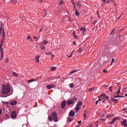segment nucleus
<instances>
[{"instance_id": "bb28decb", "label": "nucleus", "mask_w": 127, "mask_h": 127, "mask_svg": "<svg viewBox=\"0 0 127 127\" xmlns=\"http://www.w3.org/2000/svg\"><path fill=\"white\" fill-rule=\"evenodd\" d=\"M80 30H82L83 32H85L86 31V29L85 28H81Z\"/></svg>"}, {"instance_id": "603ef678", "label": "nucleus", "mask_w": 127, "mask_h": 127, "mask_svg": "<svg viewBox=\"0 0 127 127\" xmlns=\"http://www.w3.org/2000/svg\"><path fill=\"white\" fill-rule=\"evenodd\" d=\"M31 38L30 37V36H28V39H31Z\"/></svg>"}, {"instance_id": "0eeeda50", "label": "nucleus", "mask_w": 127, "mask_h": 127, "mask_svg": "<svg viewBox=\"0 0 127 127\" xmlns=\"http://www.w3.org/2000/svg\"><path fill=\"white\" fill-rule=\"evenodd\" d=\"M123 121H122L121 125L122 126H124V127H127V119H123Z\"/></svg>"}, {"instance_id": "864d4df0", "label": "nucleus", "mask_w": 127, "mask_h": 127, "mask_svg": "<svg viewBox=\"0 0 127 127\" xmlns=\"http://www.w3.org/2000/svg\"><path fill=\"white\" fill-rule=\"evenodd\" d=\"M103 117H105V113H103V115L101 116L102 118H103Z\"/></svg>"}, {"instance_id": "de8ad7c7", "label": "nucleus", "mask_w": 127, "mask_h": 127, "mask_svg": "<svg viewBox=\"0 0 127 127\" xmlns=\"http://www.w3.org/2000/svg\"><path fill=\"white\" fill-rule=\"evenodd\" d=\"M73 44L74 45H76V42H75V41H74V42H73Z\"/></svg>"}, {"instance_id": "f3484780", "label": "nucleus", "mask_w": 127, "mask_h": 127, "mask_svg": "<svg viewBox=\"0 0 127 127\" xmlns=\"http://www.w3.org/2000/svg\"><path fill=\"white\" fill-rule=\"evenodd\" d=\"M32 82H36V79H32L27 81L28 83H32Z\"/></svg>"}, {"instance_id": "680f3d73", "label": "nucleus", "mask_w": 127, "mask_h": 127, "mask_svg": "<svg viewBox=\"0 0 127 127\" xmlns=\"http://www.w3.org/2000/svg\"><path fill=\"white\" fill-rule=\"evenodd\" d=\"M63 4V1L60 2V4Z\"/></svg>"}, {"instance_id": "412c9836", "label": "nucleus", "mask_w": 127, "mask_h": 127, "mask_svg": "<svg viewBox=\"0 0 127 127\" xmlns=\"http://www.w3.org/2000/svg\"><path fill=\"white\" fill-rule=\"evenodd\" d=\"M122 88L121 87H120L119 88V89L117 91V94H118V95H120V93H121V90Z\"/></svg>"}, {"instance_id": "69168bd1", "label": "nucleus", "mask_w": 127, "mask_h": 127, "mask_svg": "<svg viewBox=\"0 0 127 127\" xmlns=\"http://www.w3.org/2000/svg\"><path fill=\"white\" fill-rule=\"evenodd\" d=\"M106 99H108V100H109V97L108 96L106 97Z\"/></svg>"}, {"instance_id": "9d476101", "label": "nucleus", "mask_w": 127, "mask_h": 127, "mask_svg": "<svg viewBox=\"0 0 127 127\" xmlns=\"http://www.w3.org/2000/svg\"><path fill=\"white\" fill-rule=\"evenodd\" d=\"M10 104L11 106H15V105H17V101H14L10 102Z\"/></svg>"}, {"instance_id": "2eb2a0df", "label": "nucleus", "mask_w": 127, "mask_h": 127, "mask_svg": "<svg viewBox=\"0 0 127 127\" xmlns=\"http://www.w3.org/2000/svg\"><path fill=\"white\" fill-rule=\"evenodd\" d=\"M82 105H83V103L82 102V101H78L76 106H77L78 107H81Z\"/></svg>"}, {"instance_id": "ddd939ff", "label": "nucleus", "mask_w": 127, "mask_h": 127, "mask_svg": "<svg viewBox=\"0 0 127 127\" xmlns=\"http://www.w3.org/2000/svg\"><path fill=\"white\" fill-rule=\"evenodd\" d=\"M80 110H81V107L79 106H77L76 105V107H75V111L76 113H78V112H79L80 111Z\"/></svg>"}, {"instance_id": "58836bf2", "label": "nucleus", "mask_w": 127, "mask_h": 127, "mask_svg": "<svg viewBox=\"0 0 127 127\" xmlns=\"http://www.w3.org/2000/svg\"><path fill=\"white\" fill-rule=\"evenodd\" d=\"M74 38L75 39H78V36H77V35H76V34H74Z\"/></svg>"}, {"instance_id": "4468645a", "label": "nucleus", "mask_w": 127, "mask_h": 127, "mask_svg": "<svg viewBox=\"0 0 127 127\" xmlns=\"http://www.w3.org/2000/svg\"><path fill=\"white\" fill-rule=\"evenodd\" d=\"M111 101L112 102H114V103H115V104H117V103H119V100L116 99L115 98H112Z\"/></svg>"}, {"instance_id": "4be33fe9", "label": "nucleus", "mask_w": 127, "mask_h": 127, "mask_svg": "<svg viewBox=\"0 0 127 127\" xmlns=\"http://www.w3.org/2000/svg\"><path fill=\"white\" fill-rule=\"evenodd\" d=\"M77 6H81V2L80 1H77L76 2Z\"/></svg>"}, {"instance_id": "c9c22d12", "label": "nucleus", "mask_w": 127, "mask_h": 127, "mask_svg": "<svg viewBox=\"0 0 127 127\" xmlns=\"http://www.w3.org/2000/svg\"><path fill=\"white\" fill-rule=\"evenodd\" d=\"M78 52H79V53H81L82 52V49H81V48H80L78 50Z\"/></svg>"}, {"instance_id": "9b49d317", "label": "nucleus", "mask_w": 127, "mask_h": 127, "mask_svg": "<svg viewBox=\"0 0 127 127\" xmlns=\"http://www.w3.org/2000/svg\"><path fill=\"white\" fill-rule=\"evenodd\" d=\"M41 45H47V44H48V41H47V40H44L41 42Z\"/></svg>"}, {"instance_id": "393cba45", "label": "nucleus", "mask_w": 127, "mask_h": 127, "mask_svg": "<svg viewBox=\"0 0 127 127\" xmlns=\"http://www.w3.org/2000/svg\"><path fill=\"white\" fill-rule=\"evenodd\" d=\"M114 98H124V96L118 95L114 96Z\"/></svg>"}, {"instance_id": "423d86ee", "label": "nucleus", "mask_w": 127, "mask_h": 127, "mask_svg": "<svg viewBox=\"0 0 127 127\" xmlns=\"http://www.w3.org/2000/svg\"><path fill=\"white\" fill-rule=\"evenodd\" d=\"M11 117L12 119H15L16 117H17V115H16V113H15V111H13L11 112Z\"/></svg>"}, {"instance_id": "09e8293b", "label": "nucleus", "mask_w": 127, "mask_h": 127, "mask_svg": "<svg viewBox=\"0 0 127 127\" xmlns=\"http://www.w3.org/2000/svg\"><path fill=\"white\" fill-rule=\"evenodd\" d=\"M127 110V108H124V109H123V111H126V110Z\"/></svg>"}, {"instance_id": "f257e3e1", "label": "nucleus", "mask_w": 127, "mask_h": 127, "mask_svg": "<svg viewBox=\"0 0 127 127\" xmlns=\"http://www.w3.org/2000/svg\"><path fill=\"white\" fill-rule=\"evenodd\" d=\"M9 92H10V86L8 84L6 85L3 84L2 86V95H6V94H8Z\"/></svg>"}, {"instance_id": "1a4fd4ad", "label": "nucleus", "mask_w": 127, "mask_h": 127, "mask_svg": "<svg viewBox=\"0 0 127 127\" xmlns=\"http://www.w3.org/2000/svg\"><path fill=\"white\" fill-rule=\"evenodd\" d=\"M69 117H74L75 116V112H73V111H71L69 113Z\"/></svg>"}, {"instance_id": "20e7f679", "label": "nucleus", "mask_w": 127, "mask_h": 127, "mask_svg": "<svg viewBox=\"0 0 127 127\" xmlns=\"http://www.w3.org/2000/svg\"><path fill=\"white\" fill-rule=\"evenodd\" d=\"M55 87H56V85H55V84H51L47 85V88L49 90H50V89H52L53 88H55Z\"/></svg>"}, {"instance_id": "e2e57ef3", "label": "nucleus", "mask_w": 127, "mask_h": 127, "mask_svg": "<svg viewBox=\"0 0 127 127\" xmlns=\"http://www.w3.org/2000/svg\"><path fill=\"white\" fill-rule=\"evenodd\" d=\"M1 49V45H0V50Z\"/></svg>"}, {"instance_id": "a211bd4d", "label": "nucleus", "mask_w": 127, "mask_h": 127, "mask_svg": "<svg viewBox=\"0 0 127 127\" xmlns=\"http://www.w3.org/2000/svg\"><path fill=\"white\" fill-rule=\"evenodd\" d=\"M3 24L1 23L0 25V32H1L2 31V29H3Z\"/></svg>"}, {"instance_id": "5701e85b", "label": "nucleus", "mask_w": 127, "mask_h": 127, "mask_svg": "<svg viewBox=\"0 0 127 127\" xmlns=\"http://www.w3.org/2000/svg\"><path fill=\"white\" fill-rule=\"evenodd\" d=\"M79 14L80 13H79V12H78V10L76 9L75 10V15H76L77 16H79Z\"/></svg>"}, {"instance_id": "cd10ccee", "label": "nucleus", "mask_w": 127, "mask_h": 127, "mask_svg": "<svg viewBox=\"0 0 127 127\" xmlns=\"http://www.w3.org/2000/svg\"><path fill=\"white\" fill-rule=\"evenodd\" d=\"M3 58V51L1 50V56L0 60H2Z\"/></svg>"}, {"instance_id": "39448f33", "label": "nucleus", "mask_w": 127, "mask_h": 127, "mask_svg": "<svg viewBox=\"0 0 127 127\" xmlns=\"http://www.w3.org/2000/svg\"><path fill=\"white\" fill-rule=\"evenodd\" d=\"M119 119H120V117L114 118L112 120V121L109 122V124L110 125H114V124H115V122H116V121H117V120H119Z\"/></svg>"}, {"instance_id": "13d9d810", "label": "nucleus", "mask_w": 127, "mask_h": 127, "mask_svg": "<svg viewBox=\"0 0 127 127\" xmlns=\"http://www.w3.org/2000/svg\"><path fill=\"white\" fill-rule=\"evenodd\" d=\"M97 14L98 15V17H100V15H99V11L97 12Z\"/></svg>"}, {"instance_id": "bf43d9fd", "label": "nucleus", "mask_w": 127, "mask_h": 127, "mask_svg": "<svg viewBox=\"0 0 127 127\" xmlns=\"http://www.w3.org/2000/svg\"><path fill=\"white\" fill-rule=\"evenodd\" d=\"M103 1V2H104V3H105V2H106V0H102Z\"/></svg>"}, {"instance_id": "6e6552de", "label": "nucleus", "mask_w": 127, "mask_h": 127, "mask_svg": "<svg viewBox=\"0 0 127 127\" xmlns=\"http://www.w3.org/2000/svg\"><path fill=\"white\" fill-rule=\"evenodd\" d=\"M66 104H67V102L66 101H63L61 104L62 109H64L66 106Z\"/></svg>"}, {"instance_id": "b1692460", "label": "nucleus", "mask_w": 127, "mask_h": 127, "mask_svg": "<svg viewBox=\"0 0 127 127\" xmlns=\"http://www.w3.org/2000/svg\"><path fill=\"white\" fill-rule=\"evenodd\" d=\"M2 38H5V33H4V30H3V34L2 36Z\"/></svg>"}, {"instance_id": "a18cd8bd", "label": "nucleus", "mask_w": 127, "mask_h": 127, "mask_svg": "<svg viewBox=\"0 0 127 127\" xmlns=\"http://www.w3.org/2000/svg\"><path fill=\"white\" fill-rule=\"evenodd\" d=\"M52 59H53L54 58V55L53 54H52Z\"/></svg>"}, {"instance_id": "3c124183", "label": "nucleus", "mask_w": 127, "mask_h": 127, "mask_svg": "<svg viewBox=\"0 0 127 127\" xmlns=\"http://www.w3.org/2000/svg\"><path fill=\"white\" fill-rule=\"evenodd\" d=\"M77 123L78 124H81L82 123V121H78Z\"/></svg>"}, {"instance_id": "7ed1b4c3", "label": "nucleus", "mask_w": 127, "mask_h": 127, "mask_svg": "<svg viewBox=\"0 0 127 127\" xmlns=\"http://www.w3.org/2000/svg\"><path fill=\"white\" fill-rule=\"evenodd\" d=\"M52 117L54 119V122H55V123H57V122H58V117H57V113H53L52 114Z\"/></svg>"}, {"instance_id": "a878e982", "label": "nucleus", "mask_w": 127, "mask_h": 127, "mask_svg": "<svg viewBox=\"0 0 127 127\" xmlns=\"http://www.w3.org/2000/svg\"><path fill=\"white\" fill-rule=\"evenodd\" d=\"M13 75L15 77H17L18 76V74L16 72H13Z\"/></svg>"}, {"instance_id": "f8f14e48", "label": "nucleus", "mask_w": 127, "mask_h": 127, "mask_svg": "<svg viewBox=\"0 0 127 127\" xmlns=\"http://www.w3.org/2000/svg\"><path fill=\"white\" fill-rule=\"evenodd\" d=\"M78 71H80L79 69L73 70L69 72L70 75H72V74H74V73H76V72H78Z\"/></svg>"}, {"instance_id": "5fc2aeb1", "label": "nucleus", "mask_w": 127, "mask_h": 127, "mask_svg": "<svg viewBox=\"0 0 127 127\" xmlns=\"http://www.w3.org/2000/svg\"><path fill=\"white\" fill-rule=\"evenodd\" d=\"M39 1H40V2H43V0H39Z\"/></svg>"}, {"instance_id": "79ce46f5", "label": "nucleus", "mask_w": 127, "mask_h": 127, "mask_svg": "<svg viewBox=\"0 0 127 127\" xmlns=\"http://www.w3.org/2000/svg\"><path fill=\"white\" fill-rule=\"evenodd\" d=\"M103 72L104 73H108V71L107 70V69H104Z\"/></svg>"}, {"instance_id": "4c0bfd02", "label": "nucleus", "mask_w": 127, "mask_h": 127, "mask_svg": "<svg viewBox=\"0 0 127 127\" xmlns=\"http://www.w3.org/2000/svg\"><path fill=\"white\" fill-rule=\"evenodd\" d=\"M41 49L43 50V49H45V46H41Z\"/></svg>"}, {"instance_id": "c756f323", "label": "nucleus", "mask_w": 127, "mask_h": 127, "mask_svg": "<svg viewBox=\"0 0 127 127\" xmlns=\"http://www.w3.org/2000/svg\"><path fill=\"white\" fill-rule=\"evenodd\" d=\"M70 88H73L74 87V83H70L69 84Z\"/></svg>"}, {"instance_id": "052dcab7", "label": "nucleus", "mask_w": 127, "mask_h": 127, "mask_svg": "<svg viewBox=\"0 0 127 127\" xmlns=\"http://www.w3.org/2000/svg\"><path fill=\"white\" fill-rule=\"evenodd\" d=\"M98 101H103V99H99Z\"/></svg>"}, {"instance_id": "473e14b6", "label": "nucleus", "mask_w": 127, "mask_h": 127, "mask_svg": "<svg viewBox=\"0 0 127 127\" xmlns=\"http://www.w3.org/2000/svg\"><path fill=\"white\" fill-rule=\"evenodd\" d=\"M5 63H8V59L7 58L5 59V61H4Z\"/></svg>"}, {"instance_id": "8fccbe9b", "label": "nucleus", "mask_w": 127, "mask_h": 127, "mask_svg": "<svg viewBox=\"0 0 127 127\" xmlns=\"http://www.w3.org/2000/svg\"><path fill=\"white\" fill-rule=\"evenodd\" d=\"M67 57L71 58V57H72V55H70L69 56H68V55H67Z\"/></svg>"}, {"instance_id": "f704fd0d", "label": "nucleus", "mask_w": 127, "mask_h": 127, "mask_svg": "<svg viewBox=\"0 0 127 127\" xmlns=\"http://www.w3.org/2000/svg\"><path fill=\"white\" fill-rule=\"evenodd\" d=\"M106 96H107V95H106L105 94H102L101 95V96L99 97V98H101V97H106Z\"/></svg>"}, {"instance_id": "0e129e2a", "label": "nucleus", "mask_w": 127, "mask_h": 127, "mask_svg": "<svg viewBox=\"0 0 127 127\" xmlns=\"http://www.w3.org/2000/svg\"><path fill=\"white\" fill-rule=\"evenodd\" d=\"M14 3H16L17 2V1H14Z\"/></svg>"}, {"instance_id": "37998d69", "label": "nucleus", "mask_w": 127, "mask_h": 127, "mask_svg": "<svg viewBox=\"0 0 127 127\" xmlns=\"http://www.w3.org/2000/svg\"><path fill=\"white\" fill-rule=\"evenodd\" d=\"M1 114H2V110H1V109H0V115H1Z\"/></svg>"}, {"instance_id": "7c9ffc66", "label": "nucleus", "mask_w": 127, "mask_h": 127, "mask_svg": "<svg viewBox=\"0 0 127 127\" xmlns=\"http://www.w3.org/2000/svg\"><path fill=\"white\" fill-rule=\"evenodd\" d=\"M46 55H52V54L51 52L46 53Z\"/></svg>"}, {"instance_id": "72a5a7b5", "label": "nucleus", "mask_w": 127, "mask_h": 127, "mask_svg": "<svg viewBox=\"0 0 127 127\" xmlns=\"http://www.w3.org/2000/svg\"><path fill=\"white\" fill-rule=\"evenodd\" d=\"M83 117H84V119H85V120H86V119H87V114H83Z\"/></svg>"}, {"instance_id": "c03bdc74", "label": "nucleus", "mask_w": 127, "mask_h": 127, "mask_svg": "<svg viewBox=\"0 0 127 127\" xmlns=\"http://www.w3.org/2000/svg\"><path fill=\"white\" fill-rule=\"evenodd\" d=\"M95 104H96V105H98V104H99V101H98V100H97V101H96Z\"/></svg>"}, {"instance_id": "4d7b16f0", "label": "nucleus", "mask_w": 127, "mask_h": 127, "mask_svg": "<svg viewBox=\"0 0 127 127\" xmlns=\"http://www.w3.org/2000/svg\"><path fill=\"white\" fill-rule=\"evenodd\" d=\"M74 8H76V4L75 3H74Z\"/></svg>"}, {"instance_id": "774afa93", "label": "nucleus", "mask_w": 127, "mask_h": 127, "mask_svg": "<svg viewBox=\"0 0 127 127\" xmlns=\"http://www.w3.org/2000/svg\"><path fill=\"white\" fill-rule=\"evenodd\" d=\"M126 97H127V93L125 94Z\"/></svg>"}, {"instance_id": "dca6fc26", "label": "nucleus", "mask_w": 127, "mask_h": 127, "mask_svg": "<svg viewBox=\"0 0 127 127\" xmlns=\"http://www.w3.org/2000/svg\"><path fill=\"white\" fill-rule=\"evenodd\" d=\"M40 56H36V59H35V61L37 63H39V58H40Z\"/></svg>"}, {"instance_id": "2f4dec72", "label": "nucleus", "mask_w": 127, "mask_h": 127, "mask_svg": "<svg viewBox=\"0 0 127 127\" xmlns=\"http://www.w3.org/2000/svg\"><path fill=\"white\" fill-rule=\"evenodd\" d=\"M72 121H73V118H68V119H67V121L68 122H72Z\"/></svg>"}, {"instance_id": "6e6d98bb", "label": "nucleus", "mask_w": 127, "mask_h": 127, "mask_svg": "<svg viewBox=\"0 0 127 127\" xmlns=\"http://www.w3.org/2000/svg\"><path fill=\"white\" fill-rule=\"evenodd\" d=\"M43 30V28H41V29H40V32H41V31H42Z\"/></svg>"}, {"instance_id": "6ab92c4d", "label": "nucleus", "mask_w": 127, "mask_h": 127, "mask_svg": "<svg viewBox=\"0 0 127 127\" xmlns=\"http://www.w3.org/2000/svg\"><path fill=\"white\" fill-rule=\"evenodd\" d=\"M56 69H57V67L55 66H52L51 68V71H56Z\"/></svg>"}, {"instance_id": "49530a36", "label": "nucleus", "mask_w": 127, "mask_h": 127, "mask_svg": "<svg viewBox=\"0 0 127 127\" xmlns=\"http://www.w3.org/2000/svg\"><path fill=\"white\" fill-rule=\"evenodd\" d=\"M101 121H106V119H101Z\"/></svg>"}, {"instance_id": "338daca9", "label": "nucleus", "mask_w": 127, "mask_h": 127, "mask_svg": "<svg viewBox=\"0 0 127 127\" xmlns=\"http://www.w3.org/2000/svg\"><path fill=\"white\" fill-rule=\"evenodd\" d=\"M93 127V125H90L89 127Z\"/></svg>"}, {"instance_id": "aec40b11", "label": "nucleus", "mask_w": 127, "mask_h": 127, "mask_svg": "<svg viewBox=\"0 0 127 127\" xmlns=\"http://www.w3.org/2000/svg\"><path fill=\"white\" fill-rule=\"evenodd\" d=\"M48 120L50 122H52L53 121V119L52 118V116H49L48 117Z\"/></svg>"}, {"instance_id": "f03ea898", "label": "nucleus", "mask_w": 127, "mask_h": 127, "mask_svg": "<svg viewBox=\"0 0 127 127\" xmlns=\"http://www.w3.org/2000/svg\"><path fill=\"white\" fill-rule=\"evenodd\" d=\"M77 101L78 98H77V97H73L72 99L67 101V104L68 106H70L71 105H73V104H74V102L76 103Z\"/></svg>"}, {"instance_id": "e433bc0d", "label": "nucleus", "mask_w": 127, "mask_h": 127, "mask_svg": "<svg viewBox=\"0 0 127 127\" xmlns=\"http://www.w3.org/2000/svg\"><path fill=\"white\" fill-rule=\"evenodd\" d=\"M114 61H115V59H112L111 61V65H113V63L114 62Z\"/></svg>"}, {"instance_id": "a19ab883", "label": "nucleus", "mask_w": 127, "mask_h": 127, "mask_svg": "<svg viewBox=\"0 0 127 127\" xmlns=\"http://www.w3.org/2000/svg\"><path fill=\"white\" fill-rule=\"evenodd\" d=\"M93 90H94V87L92 88H90L88 91L89 92H91V91H93Z\"/></svg>"}, {"instance_id": "c85d7f7f", "label": "nucleus", "mask_w": 127, "mask_h": 127, "mask_svg": "<svg viewBox=\"0 0 127 127\" xmlns=\"http://www.w3.org/2000/svg\"><path fill=\"white\" fill-rule=\"evenodd\" d=\"M5 40V38H2V39L1 40V43L2 44L3 42H4V40Z\"/></svg>"}, {"instance_id": "ea45409f", "label": "nucleus", "mask_w": 127, "mask_h": 127, "mask_svg": "<svg viewBox=\"0 0 127 127\" xmlns=\"http://www.w3.org/2000/svg\"><path fill=\"white\" fill-rule=\"evenodd\" d=\"M113 88V86H110V88H109V91L110 92H112V88Z\"/></svg>"}]
</instances>
